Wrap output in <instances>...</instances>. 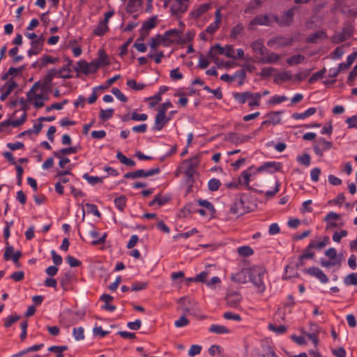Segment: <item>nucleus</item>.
<instances>
[{"label": "nucleus", "mask_w": 357, "mask_h": 357, "mask_svg": "<svg viewBox=\"0 0 357 357\" xmlns=\"http://www.w3.org/2000/svg\"><path fill=\"white\" fill-rule=\"evenodd\" d=\"M310 74V70H306L303 72H300L297 74L293 75L294 83H299L304 80Z\"/></svg>", "instance_id": "obj_49"}, {"label": "nucleus", "mask_w": 357, "mask_h": 357, "mask_svg": "<svg viewBox=\"0 0 357 357\" xmlns=\"http://www.w3.org/2000/svg\"><path fill=\"white\" fill-rule=\"evenodd\" d=\"M126 202L127 198L125 195H121L120 197H116L114 201L115 206L121 212L123 211L126 206Z\"/></svg>", "instance_id": "obj_39"}, {"label": "nucleus", "mask_w": 357, "mask_h": 357, "mask_svg": "<svg viewBox=\"0 0 357 357\" xmlns=\"http://www.w3.org/2000/svg\"><path fill=\"white\" fill-rule=\"evenodd\" d=\"M43 38H36V40H33L31 42V47L27 51V54L29 57L32 55H36L41 52L43 46Z\"/></svg>", "instance_id": "obj_21"}, {"label": "nucleus", "mask_w": 357, "mask_h": 357, "mask_svg": "<svg viewBox=\"0 0 357 357\" xmlns=\"http://www.w3.org/2000/svg\"><path fill=\"white\" fill-rule=\"evenodd\" d=\"M210 61L211 59L208 57V54L206 56L201 54L199 57V67L202 69L206 68L209 66Z\"/></svg>", "instance_id": "obj_54"}, {"label": "nucleus", "mask_w": 357, "mask_h": 357, "mask_svg": "<svg viewBox=\"0 0 357 357\" xmlns=\"http://www.w3.org/2000/svg\"><path fill=\"white\" fill-rule=\"evenodd\" d=\"M147 286L148 283L146 282H136L132 284L130 289L133 291H141L145 289Z\"/></svg>", "instance_id": "obj_61"}, {"label": "nucleus", "mask_w": 357, "mask_h": 357, "mask_svg": "<svg viewBox=\"0 0 357 357\" xmlns=\"http://www.w3.org/2000/svg\"><path fill=\"white\" fill-rule=\"evenodd\" d=\"M180 31L178 29H174L167 31L164 35L161 37V40L163 41L172 42L179 37Z\"/></svg>", "instance_id": "obj_28"}, {"label": "nucleus", "mask_w": 357, "mask_h": 357, "mask_svg": "<svg viewBox=\"0 0 357 357\" xmlns=\"http://www.w3.org/2000/svg\"><path fill=\"white\" fill-rule=\"evenodd\" d=\"M251 48L253 52L261 56H264L266 52V48L264 46V40L259 38L251 43Z\"/></svg>", "instance_id": "obj_24"}, {"label": "nucleus", "mask_w": 357, "mask_h": 357, "mask_svg": "<svg viewBox=\"0 0 357 357\" xmlns=\"http://www.w3.org/2000/svg\"><path fill=\"white\" fill-rule=\"evenodd\" d=\"M309 275L314 276L317 278L321 283H327L328 281V278L327 275L319 268L312 267L307 268L306 271Z\"/></svg>", "instance_id": "obj_20"}, {"label": "nucleus", "mask_w": 357, "mask_h": 357, "mask_svg": "<svg viewBox=\"0 0 357 357\" xmlns=\"http://www.w3.org/2000/svg\"><path fill=\"white\" fill-rule=\"evenodd\" d=\"M344 282L346 285H357V273H352L344 278Z\"/></svg>", "instance_id": "obj_52"}, {"label": "nucleus", "mask_w": 357, "mask_h": 357, "mask_svg": "<svg viewBox=\"0 0 357 357\" xmlns=\"http://www.w3.org/2000/svg\"><path fill=\"white\" fill-rule=\"evenodd\" d=\"M326 68H323L322 70L314 73L310 78H309V83L313 84L316 82H317L319 79H321L324 77V75L326 74Z\"/></svg>", "instance_id": "obj_47"}, {"label": "nucleus", "mask_w": 357, "mask_h": 357, "mask_svg": "<svg viewBox=\"0 0 357 357\" xmlns=\"http://www.w3.org/2000/svg\"><path fill=\"white\" fill-rule=\"evenodd\" d=\"M282 113V112H271L267 114V116L269 118L270 121L272 125L276 126L281 123V118L280 115Z\"/></svg>", "instance_id": "obj_36"}, {"label": "nucleus", "mask_w": 357, "mask_h": 357, "mask_svg": "<svg viewBox=\"0 0 357 357\" xmlns=\"http://www.w3.org/2000/svg\"><path fill=\"white\" fill-rule=\"evenodd\" d=\"M353 35V29L350 26L343 28L341 32L336 33L332 38L331 42L339 44L349 39Z\"/></svg>", "instance_id": "obj_10"}, {"label": "nucleus", "mask_w": 357, "mask_h": 357, "mask_svg": "<svg viewBox=\"0 0 357 357\" xmlns=\"http://www.w3.org/2000/svg\"><path fill=\"white\" fill-rule=\"evenodd\" d=\"M72 275L70 273H66L60 279V284L64 290L68 289V284L71 280Z\"/></svg>", "instance_id": "obj_56"}, {"label": "nucleus", "mask_w": 357, "mask_h": 357, "mask_svg": "<svg viewBox=\"0 0 357 357\" xmlns=\"http://www.w3.org/2000/svg\"><path fill=\"white\" fill-rule=\"evenodd\" d=\"M241 298V294L237 291L229 293L225 298L227 304L234 308H236L239 306Z\"/></svg>", "instance_id": "obj_18"}, {"label": "nucleus", "mask_w": 357, "mask_h": 357, "mask_svg": "<svg viewBox=\"0 0 357 357\" xmlns=\"http://www.w3.org/2000/svg\"><path fill=\"white\" fill-rule=\"evenodd\" d=\"M83 178L87 181V182L92 185H94L97 183H101L103 181L102 178L90 176L88 173H85L83 175Z\"/></svg>", "instance_id": "obj_43"}, {"label": "nucleus", "mask_w": 357, "mask_h": 357, "mask_svg": "<svg viewBox=\"0 0 357 357\" xmlns=\"http://www.w3.org/2000/svg\"><path fill=\"white\" fill-rule=\"evenodd\" d=\"M268 328L270 331L275 332V333H277L278 335L284 334L287 331V328L285 326H284V325L276 326L273 324H269L268 326Z\"/></svg>", "instance_id": "obj_42"}, {"label": "nucleus", "mask_w": 357, "mask_h": 357, "mask_svg": "<svg viewBox=\"0 0 357 357\" xmlns=\"http://www.w3.org/2000/svg\"><path fill=\"white\" fill-rule=\"evenodd\" d=\"M292 38H286L282 36H278L275 38L270 39L268 41L267 45L270 47L276 49L281 47L291 45L292 44Z\"/></svg>", "instance_id": "obj_11"}, {"label": "nucleus", "mask_w": 357, "mask_h": 357, "mask_svg": "<svg viewBox=\"0 0 357 357\" xmlns=\"http://www.w3.org/2000/svg\"><path fill=\"white\" fill-rule=\"evenodd\" d=\"M14 252V248L12 245H7L3 254V259L6 261L12 259L13 263L17 266H20L19 259L22 257L21 251Z\"/></svg>", "instance_id": "obj_14"}, {"label": "nucleus", "mask_w": 357, "mask_h": 357, "mask_svg": "<svg viewBox=\"0 0 357 357\" xmlns=\"http://www.w3.org/2000/svg\"><path fill=\"white\" fill-rule=\"evenodd\" d=\"M113 114V109H100L99 117L102 121H107L112 117Z\"/></svg>", "instance_id": "obj_53"}, {"label": "nucleus", "mask_w": 357, "mask_h": 357, "mask_svg": "<svg viewBox=\"0 0 357 357\" xmlns=\"http://www.w3.org/2000/svg\"><path fill=\"white\" fill-rule=\"evenodd\" d=\"M296 160L299 163L308 167L310 165L311 157L308 153H304L302 155L298 156Z\"/></svg>", "instance_id": "obj_57"}, {"label": "nucleus", "mask_w": 357, "mask_h": 357, "mask_svg": "<svg viewBox=\"0 0 357 357\" xmlns=\"http://www.w3.org/2000/svg\"><path fill=\"white\" fill-rule=\"evenodd\" d=\"M273 81L278 84H281L284 82L294 83V76L289 70L281 72L277 70L274 74Z\"/></svg>", "instance_id": "obj_13"}, {"label": "nucleus", "mask_w": 357, "mask_h": 357, "mask_svg": "<svg viewBox=\"0 0 357 357\" xmlns=\"http://www.w3.org/2000/svg\"><path fill=\"white\" fill-rule=\"evenodd\" d=\"M84 328L82 327L74 328L73 330V335L75 339L77 341L84 339Z\"/></svg>", "instance_id": "obj_59"}, {"label": "nucleus", "mask_w": 357, "mask_h": 357, "mask_svg": "<svg viewBox=\"0 0 357 357\" xmlns=\"http://www.w3.org/2000/svg\"><path fill=\"white\" fill-rule=\"evenodd\" d=\"M231 279L233 281L238 283H245L246 282V275L243 271H240L232 275Z\"/></svg>", "instance_id": "obj_58"}, {"label": "nucleus", "mask_w": 357, "mask_h": 357, "mask_svg": "<svg viewBox=\"0 0 357 357\" xmlns=\"http://www.w3.org/2000/svg\"><path fill=\"white\" fill-rule=\"evenodd\" d=\"M210 8H211L210 3H203V4L200 5L196 9H194L193 10H192V12L190 13V15L194 18H199L203 14L206 13Z\"/></svg>", "instance_id": "obj_26"}, {"label": "nucleus", "mask_w": 357, "mask_h": 357, "mask_svg": "<svg viewBox=\"0 0 357 357\" xmlns=\"http://www.w3.org/2000/svg\"><path fill=\"white\" fill-rule=\"evenodd\" d=\"M287 99H288L287 97L284 95L283 96L275 95V96H273L268 100V103L271 104V105L279 104V103L286 101Z\"/></svg>", "instance_id": "obj_62"}, {"label": "nucleus", "mask_w": 357, "mask_h": 357, "mask_svg": "<svg viewBox=\"0 0 357 357\" xmlns=\"http://www.w3.org/2000/svg\"><path fill=\"white\" fill-rule=\"evenodd\" d=\"M225 48L221 47L219 44H215L211 47L208 52V57L216 64H219V59L218 55H225Z\"/></svg>", "instance_id": "obj_17"}, {"label": "nucleus", "mask_w": 357, "mask_h": 357, "mask_svg": "<svg viewBox=\"0 0 357 357\" xmlns=\"http://www.w3.org/2000/svg\"><path fill=\"white\" fill-rule=\"evenodd\" d=\"M263 2V0H254L250 2L244 10V13L247 14L254 13V10L259 8Z\"/></svg>", "instance_id": "obj_37"}, {"label": "nucleus", "mask_w": 357, "mask_h": 357, "mask_svg": "<svg viewBox=\"0 0 357 357\" xmlns=\"http://www.w3.org/2000/svg\"><path fill=\"white\" fill-rule=\"evenodd\" d=\"M245 78V69H239L234 74L230 75L228 74H224L221 75L220 79L222 81L234 83V87H240L244 82Z\"/></svg>", "instance_id": "obj_6"}, {"label": "nucleus", "mask_w": 357, "mask_h": 357, "mask_svg": "<svg viewBox=\"0 0 357 357\" xmlns=\"http://www.w3.org/2000/svg\"><path fill=\"white\" fill-rule=\"evenodd\" d=\"M144 177V169H138L135 172H128L124 174L126 178H137Z\"/></svg>", "instance_id": "obj_55"}, {"label": "nucleus", "mask_w": 357, "mask_h": 357, "mask_svg": "<svg viewBox=\"0 0 357 357\" xmlns=\"http://www.w3.org/2000/svg\"><path fill=\"white\" fill-rule=\"evenodd\" d=\"M109 29L108 25L105 22L100 21L97 27L93 30V34L98 36H103Z\"/></svg>", "instance_id": "obj_35"}, {"label": "nucleus", "mask_w": 357, "mask_h": 357, "mask_svg": "<svg viewBox=\"0 0 357 357\" xmlns=\"http://www.w3.org/2000/svg\"><path fill=\"white\" fill-rule=\"evenodd\" d=\"M21 317L17 314H12L8 316L4 321L3 326L5 328L10 327L14 323L20 320Z\"/></svg>", "instance_id": "obj_51"}, {"label": "nucleus", "mask_w": 357, "mask_h": 357, "mask_svg": "<svg viewBox=\"0 0 357 357\" xmlns=\"http://www.w3.org/2000/svg\"><path fill=\"white\" fill-rule=\"evenodd\" d=\"M221 185L220 181L218 178H213L208 182V188L210 191H217Z\"/></svg>", "instance_id": "obj_50"}, {"label": "nucleus", "mask_w": 357, "mask_h": 357, "mask_svg": "<svg viewBox=\"0 0 357 357\" xmlns=\"http://www.w3.org/2000/svg\"><path fill=\"white\" fill-rule=\"evenodd\" d=\"M208 331L215 334H228L230 333L229 329L222 325L213 324L208 328Z\"/></svg>", "instance_id": "obj_31"}, {"label": "nucleus", "mask_w": 357, "mask_h": 357, "mask_svg": "<svg viewBox=\"0 0 357 357\" xmlns=\"http://www.w3.org/2000/svg\"><path fill=\"white\" fill-rule=\"evenodd\" d=\"M330 238L328 236H325L323 237L322 240L317 242L315 241H311L308 245V248H314L317 250H321L324 248L327 244L329 243Z\"/></svg>", "instance_id": "obj_27"}, {"label": "nucleus", "mask_w": 357, "mask_h": 357, "mask_svg": "<svg viewBox=\"0 0 357 357\" xmlns=\"http://www.w3.org/2000/svg\"><path fill=\"white\" fill-rule=\"evenodd\" d=\"M243 197V194H238L235 196L234 200L230 206V213L239 216L249 212V208L245 206Z\"/></svg>", "instance_id": "obj_3"}, {"label": "nucleus", "mask_w": 357, "mask_h": 357, "mask_svg": "<svg viewBox=\"0 0 357 357\" xmlns=\"http://www.w3.org/2000/svg\"><path fill=\"white\" fill-rule=\"evenodd\" d=\"M305 57L301 54H296L290 56L287 60V63L289 66L297 65L301 63L305 60Z\"/></svg>", "instance_id": "obj_41"}, {"label": "nucleus", "mask_w": 357, "mask_h": 357, "mask_svg": "<svg viewBox=\"0 0 357 357\" xmlns=\"http://www.w3.org/2000/svg\"><path fill=\"white\" fill-rule=\"evenodd\" d=\"M253 168V167H250L248 169L243 171L241 176L238 178V183L239 184H243L246 187L249 186L250 183V177L251 176V170Z\"/></svg>", "instance_id": "obj_29"}, {"label": "nucleus", "mask_w": 357, "mask_h": 357, "mask_svg": "<svg viewBox=\"0 0 357 357\" xmlns=\"http://www.w3.org/2000/svg\"><path fill=\"white\" fill-rule=\"evenodd\" d=\"M282 165L280 162L275 161L265 162L263 165L257 169V172H261L263 171H268L271 173L280 171Z\"/></svg>", "instance_id": "obj_16"}, {"label": "nucleus", "mask_w": 357, "mask_h": 357, "mask_svg": "<svg viewBox=\"0 0 357 357\" xmlns=\"http://www.w3.org/2000/svg\"><path fill=\"white\" fill-rule=\"evenodd\" d=\"M346 123L348 124L349 128L357 129V115H354L347 118L346 120Z\"/></svg>", "instance_id": "obj_64"}, {"label": "nucleus", "mask_w": 357, "mask_h": 357, "mask_svg": "<svg viewBox=\"0 0 357 357\" xmlns=\"http://www.w3.org/2000/svg\"><path fill=\"white\" fill-rule=\"evenodd\" d=\"M116 158L122 164L125 165L128 167H134L135 165V162L133 160L127 158L120 151L117 153Z\"/></svg>", "instance_id": "obj_40"}, {"label": "nucleus", "mask_w": 357, "mask_h": 357, "mask_svg": "<svg viewBox=\"0 0 357 357\" xmlns=\"http://www.w3.org/2000/svg\"><path fill=\"white\" fill-rule=\"evenodd\" d=\"M315 112L316 108L310 107L303 113H294L292 114V118L294 119H304L310 116L313 115Z\"/></svg>", "instance_id": "obj_33"}, {"label": "nucleus", "mask_w": 357, "mask_h": 357, "mask_svg": "<svg viewBox=\"0 0 357 357\" xmlns=\"http://www.w3.org/2000/svg\"><path fill=\"white\" fill-rule=\"evenodd\" d=\"M119 75H115L109 79H108L105 84H100L93 87L92 89H107L112 84H114L119 78Z\"/></svg>", "instance_id": "obj_45"}, {"label": "nucleus", "mask_w": 357, "mask_h": 357, "mask_svg": "<svg viewBox=\"0 0 357 357\" xmlns=\"http://www.w3.org/2000/svg\"><path fill=\"white\" fill-rule=\"evenodd\" d=\"M333 143L331 142L327 141L324 138H319L314 144L313 150L318 156L321 157L324 152L331 149Z\"/></svg>", "instance_id": "obj_12"}, {"label": "nucleus", "mask_w": 357, "mask_h": 357, "mask_svg": "<svg viewBox=\"0 0 357 357\" xmlns=\"http://www.w3.org/2000/svg\"><path fill=\"white\" fill-rule=\"evenodd\" d=\"M78 151V148L77 146H70L68 148L61 149L59 151H54L53 155L54 157L57 158H61V155H69L72 153H75Z\"/></svg>", "instance_id": "obj_30"}, {"label": "nucleus", "mask_w": 357, "mask_h": 357, "mask_svg": "<svg viewBox=\"0 0 357 357\" xmlns=\"http://www.w3.org/2000/svg\"><path fill=\"white\" fill-rule=\"evenodd\" d=\"M170 200L169 197H162L160 194L157 195L155 198L149 202V206H153L155 204H158V206H162L167 204Z\"/></svg>", "instance_id": "obj_34"}, {"label": "nucleus", "mask_w": 357, "mask_h": 357, "mask_svg": "<svg viewBox=\"0 0 357 357\" xmlns=\"http://www.w3.org/2000/svg\"><path fill=\"white\" fill-rule=\"evenodd\" d=\"M71 62L72 61L68 59V63L64 67H63L60 70L56 69V77L63 79L71 77L72 71L69 68V66L71 64Z\"/></svg>", "instance_id": "obj_25"}, {"label": "nucleus", "mask_w": 357, "mask_h": 357, "mask_svg": "<svg viewBox=\"0 0 357 357\" xmlns=\"http://www.w3.org/2000/svg\"><path fill=\"white\" fill-rule=\"evenodd\" d=\"M74 69L77 73H82L84 75L94 73L99 68L98 62L92 61L90 63L84 60L79 61L74 66Z\"/></svg>", "instance_id": "obj_5"}, {"label": "nucleus", "mask_w": 357, "mask_h": 357, "mask_svg": "<svg viewBox=\"0 0 357 357\" xmlns=\"http://www.w3.org/2000/svg\"><path fill=\"white\" fill-rule=\"evenodd\" d=\"M171 119V117H166V114H163V112H159L155 115V125L153 126V130H161L165 124Z\"/></svg>", "instance_id": "obj_19"}, {"label": "nucleus", "mask_w": 357, "mask_h": 357, "mask_svg": "<svg viewBox=\"0 0 357 357\" xmlns=\"http://www.w3.org/2000/svg\"><path fill=\"white\" fill-rule=\"evenodd\" d=\"M156 17L153 16L151 17L148 21L144 22L142 27L140 29V36L142 39L146 37L151 29L155 26Z\"/></svg>", "instance_id": "obj_22"}, {"label": "nucleus", "mask_w": 357, "mask_h": 357, "mask_svg": "<svg viewBox=\"0 0 357 357\" xmlns=\"http://www.w3.org/2000/svg\"><path fill=\"white\" fill-rule=\"evenodd\" d=\"M295 8L296 7H293L289 9L283 14L281 18L278 17V20H274V22L278 23L280 26H290L293 22Z\"/></svg>", "instance_id": "obj_15"}, {"label": "nucleus", "mask_w": 357, "mask_h": 357, "mask_svg": "<svg viewBox=\"0 0 357 357\" xmlns=\"http://www.w3.org/2000/svg\"><path fill=\"white\" fill-rule=\"evenodd\" d=\"M244 30L243 25L242 24H238L234 26L231 31L230 37L232 39H236L238 36H240Z\"/></svg>", "instance_id": "obj_46"}, {"label": "nucleus", "mask_w": 357, "mask_h": 357, "mask_svg": "<svg viewBox=\"0 0 357 357\" xmlns=\"http://www.w3.org/2000/svg\"><path fill=\"white\" fill-rule=\"evenodd\" d=\"M56 69L50 70L43 80H39L33 84L30 89H47L49 84L54 77H56Z\"/></svg>", "instance_id": "obj_9"}, {"label": "nucleus", "mask_w": 357, "mask_h": 357, "mask_svg": "<svg viewBox=\"0 0 357 357\" xmlns=\"http://www.w3.org/2000/svg\"><path fill=\"white\" fill-rule=\"evenodd\" d=\"M238 254L243 257H250L254 254V250L250 246H241L238 248Z\"/></svg>", "instance_id": "obj_48"}, {"label": "nucleus", "mask_w": 357, "mask_h": 357, "mask_svg": "<svg viewBox=\"0 0 357 357\" xmlns=\"http://www.w3.org/2000/svg\"><path fill=\"white\" fill-rule=\"evenodd\" d=\"M228 140L235 144H240L249 141L251 137L246 135H240L238 133H230L227 137Z\"/></svg>", "instance_id": "obj_23"}, {"label": "nucleus", "mask_w": 357, "mask_h": 357, "mask_svg": "<svg viewBox=\"0 0 357 357\" xmlns=\"http://www.w3.org/2000/svg\"><path fill=\"white\" fill-rule=\"evenodd\" d=\"M220 22H217V21H214L213 22L211 23L205 29V32L213 34L220 27Z\"/></svg>", "instance_id": "obj_63"}, {"label": "nucleus", "mask_w": 357, "mask_h": 357, "mask_svg": "<svg viewBox=\"0 0 357 357\" xmlns=\"http://www.w3.org/2000/svg\"><path fill=\"white\" fill-rule=\"evenodd\" d=\"M127 85L130 89H143L148 86V85L142 83H137L133 79H129L127 82Z\"/></svg>", "instance_id": "obj_60"}, {"label": "nucleus", "mask_w": 357, "mask_h": 357, "mask_svg": "<svg viewBox=\"0 0 357 357\" xmlns=\"http://www.w3.org/2000/svg\"><path fill=\"white\" fill-rule=\"evenodd\" d=\"M186 165L185 169H189L195 172V169L199 166V160L198 157H193L185 161Z\"/></svg>", "instance_id": "obj_38"}, {"label": "nucleus", "mask_w": 357, "mask_h": 357, "mask_svg": "<svg viewBox=\"0 0 357 357\" xmlns=\"http://www.w3.org/2000/svg\"><path fill=\"white\" fill-rule=\"evenodd\" d=\"M266 273V269L263 267H254L249 271V278L254 286L257 289L258 293H263L266 289V286L264 282V276Z\"/></svg>", "instance_id": "obj_2"}, {"label": "nucleus", "mask_w": 357, "mask_h": 357, "mask_svg": "<svg viewBox=\"0 0 357 357\" xmlns=\"http://www.w3.org/2000/svg\"><path fill=\"white\" fill-rule=\"evenodd\" d=\"M190 0H173L170 5V11L172 15L178 17L185 13L188 8Z\"/></svg>", "instance_id": "obj_8"}, {"label": "nucleus", "mask_w": 357, "mask_h": 357, "mask_svg": "<svg viewBox=\"0 0 357 357\" xmlns=\"http://www.w3.org/2000/svg\"><path fill=\"white\" fill-rule=\"evenodd\" d=\"M280 59V56L276 53L271 52L262 56L261 61L264 63H276Z\"/></svg>", "instance_id": "obj_32"}, {"label": "nucleus", "mask_w": 357, "mask_h": 357, "mask_svg": "<svg viewBox=\"0 0 357 357\" xmlns=\"http://www.w3.org/2000/svg\"><path fill=\"white\" fill-rule=\"evenodd\" d=\"M233 96L238 103L244 104L248 102L249 107L252 108L254 107H257L260 105L261 93H252L249 91H245L242 93H233Z\"/></svg>", "instance_id": "obj_1"}, {"label": "nucleus", "mask_w": 357, "mask_h": 357, "mask_svg": "<svg viewBox=\"0 0 357 357\" xmlns=\"http://www.w3.org/2000/svg\"><path fill=\"white\" fill-rule=\"evenodd\" d=\"M274 20H278V16L273 14H266L264 15H257L251 20L248 24V29L254 30L255 26H271Z\"/></svg>", "instance_id": "obj_4"}, {"label": "nucleus", "mask_w": 357, "mask_h": 357, "mask_svg": "<svg viewBox=\"0 0 357 357\" xmlns=\"http://www.w3.org/2000/svg\"><path fill=\"white\" fill-rule=\"evenodd\" d=\"M166 91H159V92L153 96L149 97L147 100L149 101V105L151 108H153L155 105L161 100V95Z\"/></svg>", "instance_id": "obj_44"}, {"label": "nucleus", "mask_w": 357, "mask_h": 357, "mask_svg": "<svg viewBox=\"0 0 357 357\" xmlns=\"http://www.w3.org/2000/svg\"><path fill=\"white\" fill-rule=\"evenodd\" d=\"M36 91H28L26 98L29 103H33L36 108H40L44 105V100L47 99V93L42 92L37 94Z\"/></svg>", "instance_id": "obj_7"}]
</instances>
